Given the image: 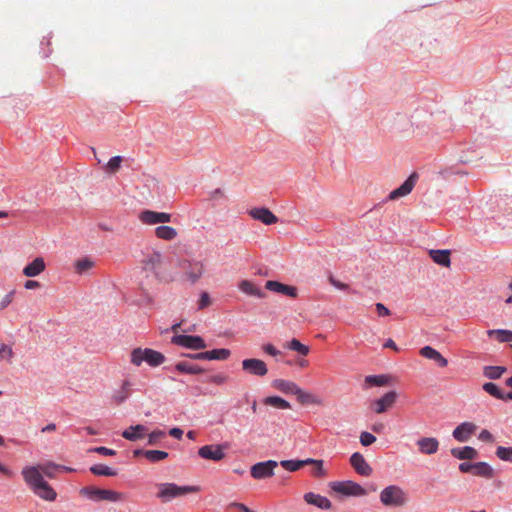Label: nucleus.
I'll return each mask as SVG.
<instances>
[{
    "label": "nucleus",
    "instance_id": "nucleus-36",
    "mask_svg": "<svg viewBox=\"0 0 512 512\" xmlns=\"http://www.w3.org/2000/svg\"><path fill=\"white\" fill-rule=\"evenodd\" d=\"M265 405L273 406L279 409H290L291 405L285 399L279 396H268L263 400Z\"/></svg>",
    "mask_w": 512,
    "mask_h": 512
},
{
    "label": "nucleus",
    "instance_id": "nucleus-40",
    "mask_svg": "<svg viewBox=\"0 0 512 512\" xmlns=\"http://www.w3.org/2000/svg\"><path fill=\"white\" fill-rule=\"evenodd\" d=\"M295 396L297 397V400L302 404H319V400H317L312 394L304 391L300 387L297 388Z\"/></svg>",
    "mask_w": 512,
    "mask_h": 512
},
{
    "label": "nucleus",
    "instance_id": "nucleus-25",
    "mask_svg": "<svg viewBox=\"0 0 512 512\" xmlns=\"http://www.w3.org/2000/svg\"><path fill=\"white\" fill-rule=\"evenodd\" d=\"M45 267L44 259L37 257L24 267L23 274L26 277H36L45 270Z\"/></svg>",
    "mask_w": 512,
    "mask_h": 512
},
{
    "label": "nucleus",
    "instance_id": "nucleus-18",
    "mask_svg": "<svg viewBox=\"0 0 512 512\" xmlns=\"http://www.w3.org/2000/svg\"><path fill=\"white\" fill-rule=\"evenodd\" d=\"M397 398L395 391L385 393L381 398L373 402V409L376 413H384L388 408L392 407Z\"/></svg>",
    "mask_w": 512,
    "mask_h": 512
},
{
    "label": "nucleus",
    "instance_id": "nucleus-46",
    "mask_svg": "<svg viewBox=\"0 0 512 512\" xmlns=\"http://www.w3.org/2000/svg\"><path fill=\"white\" fill-rule=\"evenodd\" d=\"M165 436H166L165 431L156 429V430L152 431L151 433L147 434V437H148L147 444L151 445V446L157 445L158 442Z\"/></svg>",
    "mask_w": 512,
    "mask_h": 512
},
{
    "label": "nucleus",
    "instance_id": "nucleus-55",
    "mask_svg": "<svg viewBox=\"0 0 512 512\" xmlns=\"http://www.w3.org/2000/svg\"><path fill=\"white\" fill-rule=\"evenodd\" d=\"M329 282L332 286H334L336 289H339V290H347L349 288V286L347 284L338 281L332 275L329 276Z\"/></svg>",
    "mask_w": 512,
    "mask_h": 512
},
{
    "label": "nucleus",
    "instance_id": "nucleus-32",
    "mask_svg": "<svg viewBox=\"0 0 512 512\" xmlns=\"http://www.w3.org/2000/svg\"><path fill=\"white\" fill-rule=\"evenodd\" d=\"M155 234L159 239L162 240H173L177 237V231L171 226L161 225L155 229Z\"/></svg>",
    "mask_w": 512,
    "mask_h": 512
},
{
    "label": "nucleus",
    "instance_id": "nucleus-53",
    "mask_svg": "<svg viewBox=\"0 0 512 512\" xmlns=\"http://www.w3.org/2000/svg\"><path fill=\"white\" fill-rule=\"evenodd\" d=\"M14 291L7 293L0 301V311L5 309L13 300Z\"/></svg>",
    "mask_w": 512,
    "mask_h": 512
},
{
    "label": "nucleus",
    "instance_id": "nucleus-52",
    "mask_svg": "<svg viewBox=\"0 0 512 512\" xmlns=\"http://www.w3.org/2000/svg\"><path fill=\"white\" fill-rule=\"evenodd\" d=\"M92 451L104 455V456H114L116 455V451L104 446L95 447L92 449Z\"/></svg>",
    "mask_w": 512,
    "mask_h": 512
},
{
    "label": "nucleus",
    "instance_id": "nucleus-24",
    "mask_svg": "<svg viewBox=\"0 0 512 512\" xmlns=\"http://www.w3.org/2000/svg\"><path fill=\"white\" fill-rule=\"evenodd\" d=\"M419 352L421 356L434 361L440 367H446L448 365V360L431 346H424L420 349Z\"/></svg>",
    "mask_w": 512,
    "mask_h": 512
},
{
    "label": "nucleus",
    "instance_id": "nucleus-47",
    "mask_svg": "<svg viewBox=\"0 0 512 512\" xmlns=\"http://www.w3.org/2000/svg\"><path fill=\"white\" fill-rule=\"evenodd\" d=\"M280 465L290 472H295L302 468V462H300V460H282Z\"/></svg>",
    "mask_w": 512,
    "mask_h": 512
},
{
    "label": "nucleus",
    "instance_id": "nucleus-2",
    "mask_svg": "<svg viewBox=\"0 0 512 512\" xmlns=\"http://www.w3.org/2000/svg\"><path fill=\"white\" fill-rule=\"evenodd\" d=\"M158 492L156 497L162 502H170L175 498L185 496L189 493H197L200 490L199 486L183 485L179 486L173 482H165L157 485Z\"/></svg>",
    "mask_w": 512,
    "mask_h": 512
},
{
    "label": "nucleus",
    "instance_id": "nucleus-34",
    "mask_svg": "<svg viewBox=\"0 0 512 512\" xmlns=\"http://www.w3.org/2000/svg\"><path fill=\"white\" fill-rule=\"evenodd\" d=\"M206 352V360H226L230 357L231 351L226 348H220V349H213Z\"/></svg>",
    "mask_w": 512,
    "mask_h": 512
},
{
    "label": "nucleus",
    "instance_id": "nucleus-60",
    "mask_svg": "<svg viewBox=\"0 0 512 512\" xmlns=\"http://www.w3.org/2000/svg\"><path fill=\"white\" fill-rule=\"evenodd\" d=\"M230 506L239 509L241 512H254L253 510L248 508L246 505L239 503V502H232L230 504Z\"/></svg>",
    "mask_w": 512,
    "mask_h": 512
},
{
    "label": "nucleus",
    "instance_id": "nucleus-14",
    "mask_svg": "<svg viewBox=\"0 0 512 512\" xmlns=\"http://www.w3.org/2000/svg\"><path fill=\"white\" fill-rule=\"evenodd\" d=\"M198 455L207 460L220 461L225 457L223 446L221 445H205L199 448Z\"/></svg>",
    "mask_w": 512,
    "mask_h": 512
},
{
    "label": "nucleus",
    "instance_id": "nucleus-44",
    "mask_svg": "<svg viewBox=\"0 0 512 512\" xmlns=\"http://www.w3.org/2000/svg\"><path fill=\"white\" fill-rule=\"evenodd\" d=\"M365 382L371 386H384L388 382L386 375H369L366 376Z\"/></svg>",
    "mask_w": 512,
    "mask_h": 512
},
{
    "label": "nucleus",
    "instance_id": "nucleus-59",
    "mask_svg": "<svg viewBox=\"0 0 512 512\" xmlns=\"http://www.w3.org/2000/svg\"><path fill=\"white\" fill-rule=\"evenodd\" d=\"M375 307L379 316H388L390 314V310L382 303H376Z\"/></svg>",
    "mask_w": 512,
    "mask_h": 512
},
{
    "label": "nucleus",
    "instance_id": "nucleus-12",
    "mask_svg": "<svg viewBox=\"0 0 512 512\" xmlns=\"http://www.w3.org/2000/svg\"><path fill=\"white\" fill-rule=\"evenodd\" d=\"M139 220L143 224L155 225L160 223H169L171 214L166 212H156L152 210H144L139 214Z\"/></svg>",
    "mask_w": 512,
    "mask_h": 512
},
{
    "label": "nucleus",
    "instance_id": "nucleus-62",
    "mask_svg": "<svg viewBox=\"0 0 512 512\" xmlns=\"http://www.w3.org/2000/svg\"><path fill=\"white\" fill-rule=\"evenodd\" d=\"M206 352L203 351V352H199V353H195V354H185L186 357H189L191 359H194V360H206Z\"/></svg>",
    "mask_w": 512,
    "mask_h": 512
},
{
    "label": "nucleus",
    "instance_id": "nucleus-43",
    "mask_svg": "<svg viewBox=\"0 0 512 512\" xmlns=\"http://www.w3.org/2000/svg\"><path fill=\"white\" fill-rule=\"evenodd\" d=\"M495 454L500 460L512 463V447L498 446Z\"/></svg>",
    "mask_w": 512,
    "mask_h": 512
},
{
    "label": "nucleus",
    "instance_id": "nucleus-63",
    "mask_svg": "<svg viewBox=\"0 0 512 512\" xmlns=\"http://www.w3.org/2000/svg\"><path fill=\"white\" fill-rule=\"evenodd\" d=\"M24 287L28 290L36 289V288L40 287V283L35 280H27L24 284Z\"/></svg>",
    "mask_w": 512,
    "mask_h": 512
},
{
    "label": "nucleus",
    "instance_id": "nucleus-49",
    "mask_svg": "<svg viewBox=\"0 0 512 512\" xmlns=\"http://www.w3.org/2000/svg\"><path fill=\"white\" fill-rule=\"evenodd\" d=\"M375 441H376V437L372 433L367 432V431L361 432V434H360V443L363 446H365V447L370 446Z\"/></svg>",
    "mask_w": 512,
    "mask_h": 512
},
{
    "label": "nucleus",
    "instance_id": "nucleus-6",
    "mask_svg": "<svg viewBox=\"0 0 512 512\" xmlns=\"http://www.w3.org/2000/svg\"><path fill=\"white\" fill-rule=\"evenodd\" d=\"M80 494L91 501L100 502V501H110V502H119L124 499V495L120 492L109 490V489H101L92 486H86L80 489Z\"/></svg>",
    "mask_w": 512,
    "mask_h": 512
},
{
    "label": "nucleus",
    "instance_id": "nucleus-30",
    "mask_svg": "<svg viewBox=\"0 0 512 512\" xmlns=\"http://www.w3.org/2000/svg\"><path fill=\"white\" fill-rule=\"evenodd\" d=\"M272 386L285 394L292 395H295L297 388L299 387L296 383L284 379H275L272 382Z\"/></svg>",
    "mask_w": 512,
    "mask_h": 512
},
{
    "label": "nucleus",
    "instance_id": "nucleus-31",
    "mask_svg": "<svg viewBox=\"0 0 512 512\" xmlns=\"http://www.w3.org/2000/svg\"><path fill=\"white\" fill-rule=\"evenodd\" d=\"M169 370H175L180 373L186 374H200L204 372V369L198 365L191 364L189 362L181 361L175 364L172 368H168Z\"/></svg>",
    "mask_w": 512,
    "mask_h": 512
},
{
    "label": "nucleus",
    "instance_id": "nucleus-50",
    "mask_svg": "<svg viewBox=\"0 0 512 512\" xmlns=\"http://www.w3.org/2000/svg\"><path fill=\"white\" fill-rule=\"evenodd\" d=\"M211 304L210 296L207 292H202L198 301V309L202 310Z\"/></svg>",
    "mask_w": 512,
    "mask_h": 512
},
{
    "label": "nucleus",
    "instance_id": "nucleus-39",
    "mask_svg": "<svg viewBox=\"0 0 512 512\" xmlns=\"http://www.w3.org/2000/svg\"><path fill=\"white\" fill-rule=\"evenodd\" d=\"M487 334L489 336L495 335L498 341L500 342H512V331L505 329H493L488 330Z\"/></svg>",
    "mask_w": 512,
    "mask_h": 512
},
{
    "label": "nucleus",
    "instance_id": "nucleus-22",
    "mask_svg": "<svg viewBox=\"0 0 512 512\" xmlns=\"http://www.w3.org/2000/svg\"><path fill=\"white\" fill-rule=\"evenodd\" d=\"M249 214L253 219L261 221L265 225H271L278 221V218L264 207L251 209Z\"/></svg>",
    "mask_w": 512,
    "mask_h": 512
},
{
    "label": "nucleus",
    "instance_id": "nucleus-15",
    "mask_svg": "<svg viewBox=\"0 0 512 512\" xmlns=\"http://www.w3.org/2000/svg\"><path fill=\"white\" fill-rule=\"evenodd\" d=\"M350 464L353 469L361 476L367 477L370 476L373 472L372 467L365 460L364 456L359 452H355L351 455Z\"/></svg>",
    "mask_w": 512,
    "mask_h": 512
},
{
    "label": "nucleus",
    "instance_id": "nucleus-4",
    "mask_svg": "<svg viewBox=\"0 0 512 512\" xmlns=\"http://www.w3.org/2000/svg\"><path fill=\"white\" fill-rule=\"evenodd\" d=\"M380 502L388 507H401L408 502V494L398 485H388L380 492Z\"/></svg>",
    "mask_w": 512,
    "mask_h": 512
},
{
    "label": "nucleus",
    "instance_id": "nucleus-57",
    "mask_svg": "<svg viewBox=\"0 0 512 512\" xmlns=\"http://www.w3.org/2000/svg\"><path fill=\"white\" fill-rule=\"evenodd\" d=\"M323 460L317 462V464L315 465V468L313 469V475L314 476H317V477H323L325 476L326 472L323 468Z\"/></svg>",
    "mask_w": 512,
    "mask_h": 512
},
{
    "label": "nucleus",
    "instance_id": "nucleus-27",
    "mask_svg": "<svg viewBox=\"0 0 512 512\" xmlns=\"http://www.w3.org/2000/svg\"><path fill=\"white\" fill-rule=\"evenodd\" d=\"M429 255L431 259L438 265H441L443 267H449L451 264L450 250L432 249L429 251Z\"/></svg>",
    "mask_w": 512,
    "mask_h": 512
},
{
    "label": "nucleus",
    "instance_id": "nucleus-20",
    "mask_svg": "<svg viewBox=\"0 0 512 512\" xmlns=\"http://www.w3.org/2000/svg\"><path fill=\"white\" fill-rule=\"evenodd\" d=\"M265 288L269 291L287 295L289 297L297 296V289L294 286L286 285L275 280H269L265 284Z\"/></svg>",
    "mask_w": 512,
    "mask_h": 512
},
{
    "label": "nucleus",
    "instance_id": "nucleus-8",
    "mask_svg": "<svg viewBox=\"0 0 512 512\" xmlns=\"http://www.w3.org/2000/svg\"><path fill=\"white\" fill-rule=\"evenodd\" d=\"M133 391L145 393L143 385L134 389V383L129 378H126L122 381L121 385L113 391L111 398L116 404L120 405L129 399Z\"/></svg>",
    "mask_w": 512,
    "mask_h": 512
},
{
    "label": "nucleus",
    "instance_id": "nucleus-26",
    "mask_svg": "<svg viewBox=\"0 0 512 512\" xmlns=\"http://www.w3.org/2000/svg\"><path fill=\"white\" fill-rule=\"evenodd\" d=\"M450 452L453 457L459 460H472L478 456L477 450L471 446L452 448Z\"/></svg>",
    "mask_w": 512,
    "mask_h": 512
},
{
    "label": "nucleus",
    "instance_id": "nucleus-13",
    "mask_svg": "<svg viewBox=\"0 0 512 512\" xmlns=\"http://www.w3.org/2000/svg\"><path fill=\"white\" fill-rule=\"evenodd\" d=\"M417 180L418 174L413 172L398 188L390 192L389 199L395 200L408 195L413 190Z\"/></svg>",
    "mask_w": 512,
    "mask_h": 512
},
{
    "label": "nucleus",
    "instance_id": "nucleus-1",
    "mask_svg": "<svg viewBox=\"0 0 512 512\" xmlns=\"http://www.w3.org/2000/svg\"><path fill=\"white\" fill-rule=\"evenodd\" d=\"M56 469L71 471L69 467L58 465L54 462H47L39 465L24 466L21 470V475L25 484L36 496L42 500L53 502L57 498V492L44 479V475L53 478L54 470Z\"/></svg>",
    "mask_w": 512,
    "mask_h": 512
},
{
    "label": "nucleus",
    "instance_id": "nucleus-29",
    "mask_svg": "<svg viewBox=\"0 0 512 512\" xmlns=\"http://www.w3.org/2000/svg\"><path fill=\"white\" fill-rule=\"evenodd\" d=\"M494 474L495 473L493 467L487 462L480 461L474 463L473 475L491 479L494 477Z\"/></svg>",
    "mask_w": 512,
    "mask_h": 512
},
{
    "label": "nucleus",
    "instance_id": "nucleus-7",
    "mask_svg": "<svg viewBox=\"0 0 512 512\" xmlns=\"http://www.w3.org/2000/svg\"><path fill=\"white\" fill-rule=\"evenodd\" d=\"M329 486L332 491L343 496L360 497L367 494L365 488L351 480L330 482Z\"/></svg>",
    "mask_w": 512,
    "mask_h": 512
},
{
    "label": "nucleus",
    "instance_id": "nucleus-38",
    "mask_svg": "<svg viewBox=\"0 0 512 512\" xmlns=\"http://www.w3.org/2000/svg\"><path fill=\"white\" fill-rule=\"evenodd\" d=\"M169 454L163 450H148L145 452V458L151 463H158L166 458H168Z\"/></svg>",
    "mask_w": 512,
    "mask_h": 512
},
{
    "label": "nucleus",
    "instance_id": "nucleus-33",
    "mask_svg": "<svg viewBox=\"0 0 512 512\" xmlns=\"http://www.w3.org/2000/svg\"><path fill=\"white\" fill-rule=\"evenodd\" d=\"M483 390L487 392L489 395L493 396L496 399L499 400H509L507 398V393H504L497 384L493 382H487L484 383L482 386Z\"/></svg>",
    "mask_w": 512,
    "mask_h": 512
},
{
    "label": "nucleus",
    "instance_id": "nucleus-23",
    "mask_svg": "<svg viewBox=\"0 0 512 512\" xmlns=\"http://www.w3.org/2000/svg\"><path fill=\"white\" fill-rule=\"evenodd\" d=\"M147 434V427L142 424L132 425L122 432V437L129 441H138Z\"/></svg>",
    "mask_w": 512,
    "mask_h": 512
},
{
    "label": "nucleus",
    "instance_id": "nucleus-51",
    "mask_svg": "<svg viewBox=\"0 0 512 512\" xmlns=\"http://www.w3.org/2000/svg\"><path fill=\"white\" fill-rule=\"evenodd\" d=\"M227 380H228V376H226L225 374H215L209 378V381L216 385H222V384L226 383Z\"/></svg>",
    "mask_w": 512,
    "mask_h": 512
},
{
    "label": "nucleus",
    "instance_id": "nucleus-28",
    "mask_svg": "<svg viewBox=\"0 0 512 512\" xmlns=\"http://www.w3.org/2000/svg\"><path fill=\"white\" fill-rule=\"evenodd\" d=\"M238 288L241 292H243L249 296L263 298L265 295L264 292L260 288H258L253 282H251L249 280L240 281L238 284Z\"/></svg>",
    "mask_w": 512,
    "mask_h": 512
},
{
    "label": "nucleus",
    "instance_id": "nucleus-3",
    "mask_svg": "<svg viewBox=\"0 0 512 512\" xmlns=\"http://www.w3.org/2000/svg\"><path fill=\"white\" fill-rule=\"evenodd\" d=\"M165 356L151 348H134L130 353V362L139 367L142 363H147L151 367H158L165 362Z\"/></svg>",
    "mask_w": 512,
    "mask_h": 512
},
{
    "label": "nucleus",
    "instance_id": "nucleus-56",
    "mask_svg": "<svg viewBox=\"0 0 512 512\" xmlns=\"http://www.w3.org/2000/svg\"><path fill=\"white\" fill-rule=\"evenodd\" d=\"M262 349L265 353L271 355V356H277L279 355L281 352L276 349L272 344L268 343V344H265L262 346Z\"/></svg>",
    "mask_w": 512,
    "mask_h": 512
},
{
    "label": "nucleus",
    "instance_id": "nucleus-17",
    "mask_svg": "<svg viewBox=\"0 0 512 512\" xmlns=\"http://www.w3.org/2000/svg\"><path fill=\"white\" fill-rule=\"evenodd\" d=\"M162 263V254L159 251L147 250L142 259L145 270L156 272Z\"/></svg>",
    "mask_w": 512,
    "mask_h": 512
},
{
    "label": "nucleus",
    "instance_id": "nucleus-54",
    "mask_svg": "<svg viewBox=\"0 0 512 512\" xmlns=\"http://www.w3.org/2000/svg\"><path fill=\"white\" fill-rule=\"evenodd\" d=\"M478 439L480 441H483V442H493L494 441V436L492 435V433L486 429H483L479 435H478Z\"/></svg>",
    "mask_w": 512,
    "mask_h": 512
},
{
    "label": "nucleus",
    "instance_id": "nucleus-45",
    "mask_svg": "<svg viewBox=\"0 0 512 512\" xmlns=\"http://www.w3.org/2000/svg\"><path fill=\"white\" fill-rule=\"evenodd\" d=\"M288 348L290 350H293V351H296L298 352L299 354L305 356L309 353V347L302 344L299 340L297 339H292L289 343H288Z\"/></svg>",
    "mask_w": 512,
    "mask_h": 512
},
{
    "label": "nucleus",
    "instance_id": "nucleus-41",
    "mask_svg": "<svg viewBox=\"0 0 512 512\" xmlns=\"http://www.w3.org/2000/svg\"><path fill=\"white\" fill-rule=\"evenodd\" d=\"M94 267V262L89 258H83L76 262L75 269L78 274H84Z\"/></svg>",
    "mask_w": 512,
    "mask_h": 512
},
{
    "label": "nucleus",
    "instance_id": "nucleus-35",
    "mask_svg": "<svg viewBox=\"0 0 512 512\" xmlns=\"http://www.w3.org/2000/svg\"><path fill=\"white\" fill-rule=\"evenodd\" d=\"M90 472L96 476H116L117 471L104 464H95L90 467Z\"/></svg>",
    "mask_w": 512,
    "mask_h": 512
},
{
    "label": "nucleus",
    "instance_id": "nucleus-5",
    "mask_svg": "<svg viewBox=\"0 0 512 512\" xmlns=\"http://www.w3.org/2000/svg\"><path fill=\"white\" fill-rule=\"evenodd\" d=\"M176 266L190 284H195L204 274V264L199 260L180 259Z\"/></svg>",
    "mask_w": 512,
    "mask_h": 512
},
{
    "label": "nucleus",
    "instance_id": "nucleus-61",
    "mask_svg": "<svg viewBox=\"0 0 512 512\" xmlns=\"http://www.w3.org/2000/svg\"><path fill=\"white\" fill-rule=\"evenodd\" d=\"M169 434L176 439H181L183 435V430L178 427H174L170 429Z\"/></svg>",
    "mask_w": 512,
    "mask_h": 512
},
{
    "label": "nucleus",
    "instance_id": "nucleus-9",
    "mask_svg": "<svg viewBox=\"0 0 512 512\" xmlns=\"http://www.w3.org/2000/svg\"><path fill=\"white\" fill-rule=\"evenodd\" d=\"M171 342L192 350H202L207 346L204 339L197 335H175L172 337Z\"/></svg>",
    "mask_w": 512,
    "mask_h": 512
},
{
    "label": "nucleus",
    "instance_id": "nucleus-58",
    "mask_svg": "<svg viewBox=\"0 0 512 512\" xmlns=\"http://www.w3.org/2000/svg\"><path fill=\"white\" fill-rule=\"evenodd\" d=\"M474 463L463 462L459 464V470L463 473L471 472L473 474Z\"/></svg>",
    "mask_w": 512,
    "mask_h": 512
},
{
    "label": "nucleus",
    "instance_id": "nucleus-37",
    "mask_svg": "<svg viewBox=\"0 0 512 512\" xmlns=\"http://www.w3.org/2000/svg\"><path fill=\"white\" fill-rule=\"evenodd\" d=\"M506 371L504 366H485L483 374L488 379L496 380L499 379Z\"/></svg>",
    "mask_w": 512,
    "mask_h": 512
},
{
    "label": "nucleus",
    "instance_id": "nucleus-42",
    "mask_svg": "<svg viewBox=\"0 0 512 512\" xmlns=\"http://www.w3.org/2000/svg\"><path fill=\"white\" fill-rule=\"evenodd\" d=\"M14 357L13 349L10 345L1 343L0 344V361H6L7 363H12V359Z\"/></svg>",
    "mask_w": 512,
    "mask_h": 512
},
{
    "label": "nucleus",
    "instance_id": "nucleus-10",
    "mask_svg": "<svg viewBox=\"0 0 512 512\" xmlns=\"http://www.w3.org/2000/svg\"><path fill=\"white\" fill-rule=\"evenodd\" d=\"M279 465L275 460L258 462L251 467L250 473L254 479L261 480L272 477L274 469Z\"/></svg>",
    "mask_w": 512,
    "mask_h": 512
},
{
    "label": "nucleus",
    "instance_id": "nucleus-16",
    "mask_svg": "<svg viewBox=\"0 0 512 512\" xmlns=\"http://www.w3.org/2000/svg\"><path fill=\"white\" fill-rule=\"evenodd\" d=\"M477 426L472 422H462L452 432V436L458 442H467L476 431Z\"/></svg>",
    "mask_w": 512,
    "mask_h": 512
},
{
    "label": "nucleus",
    "instance_id": "nucleus-64",
    "mask_svg": "<svg viewBox=\"0 0 512 512\" xmlns=\"http://www.w3.org/2000/svg\"><path fill=\"white\" fill-rule=\"evenodd\" d=\"M0 472L8 477H12L14 475L13 471L6 467L5 465L0 463Z\"/></svg>",
    "mask_w": 512,
    "mask_h": 512
},
{
    "label": "nucleus",
    "instance_id": "nucleus-21",
    "mask_svg": "<svg viewBox=\"0 0 512 512\" xmlns=\"http://www.w3.org/2000/svg\"><path fill=\"white\" fill-rule=\"evenodd\" d=\"M303 498L307 504L316 506L323 510H329L332 507V503L327 497L314 492L305 493Z\"/></svg>",
    "mask_w": 512,
    "mask_h": 512
},
{
    "label": "nucleus",
    "instance_id": "nucleus-11",
    "mask_svg": "<svg viewBox=\"0 0 512 512\" xmlns=\"http://www.w3.org/2000/svg\"><path fill=\"white\" fill-rule=\"evenodd\" d=\"M241 364L243 371L249 375L264 377L268 373L266 363L257 358L244 359Z\"/></svg>",
    "mask_w": 512,
    "mask_h": 512
},
{
    "label": "nucleus",
    "instance_id": "nucleus-19",
    "mask_svg": "<svg viewBox=\"0 0 512 512\" xmlns=\"http://www.w3.org/2000/svg\"><path fill=\"white\" fill-rule=\"evenodd\" d=\"M416 445L419 452L425 455L435 454L439 449V441L435 437H422L417 440Z\"/></svg>",
    "mask_w": 512,
    "mask_h": 512
},
{
    "label": "nucleus",
    "instance_id": "nucleus-48",
    "mask_svg": "<svg viewBox=\"0 0 512 512\" xmlns=\"http://www.w3.org/2000/svg\"><path fill=\"white\" fill-rule=\"evenodd\" d=\"M121 162H122L121 156H113L112 158H110V160L106 164L107 171H109L111 173L116 172L120 168Z\"/></svg>",
    "mask_w": 512,
    "mask_h": 512
}]
</instances>
